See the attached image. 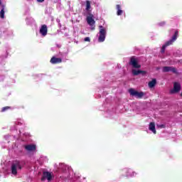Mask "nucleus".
<instances>
[{"mask_svg": "<svg viewBox=\"0 0 182 182\" xmlns=\"http://www.w3.org/2000/svg\"><path fill=\"white\" fill-rule=\"evenodd\" d=\"M95 16L92 13H88V16H87V22L90 26H93L96 21H95Z\"/></svg>", "mask_w": 182, "mask_h": 182, "instance_id": "7", "label": "nucleus"}, {"mask_svg": "<svg viewBox=\"0 0 182 182\" xmlns=\"http://www.w3.org/2000/svg\"><path fill=\"white\" fill-rule=\"evenodd\" d=\"M132 75L134 76H139V75H146V71L141 70H132Z\"/></svg>", "mask_w": 182, "mask_h": 182, "instance_id": "13", "label": "nucleus"}, {"mask_svg": "<svg viewBox=\"0 0 182 182\" xmlns=\"http://www.w3.org/2000/svg\"><path fill=\"white\" fill-rule=\"evenodd\" d=\"M0 17L1 18V19H4V18H5V10L4 9H1V11H0Z\"/></svg>", "mask_w": 182, "mask_h": 182, "instance_id": "17", "label": "nucleus"}, {"mask_svg": "<svg viewBox=\"0 0 182 182\" xmlns=\"http://www.w3.org/2000/svg\"><path fill=\"white\" fill-rule=\"evenodd\" d=\"M38 2L42 3V2H45V0H37Z\"/></svg>", "mask_w": 182, "mask_h": 182, "instance_id": "22", "label": "nucleus"}, {"mask_svg": "<svg viewBox=\"0 0 182 182\" xmlns=\"http://www.w3.org/2000/svg\"><path fill=\"white\" fill-rule=\"evenodd\" d=\"M46 178L48 181H50V180H52V173H50V172L49 171L43 172V177L41 178V181H45Z\"/></svg>", "mask_w": 182, "mask_h": 182, "instance_id": "9", "label": "nucleus"}, {"mask_svg": "<svg viewBox=\"0 0 182 182\" xmlns=\"http://www.w3.org/2000/svg\"><path fill=\"white\" fill-rule=\"evenodd\" d=\"M149 129V130H151V132L154 133V134H156V124H154V122H150Z\"/></svg>", "mask_w": 182, "mask_h": 182, "instance_id": "14", "label": "nucleus"}, {"mask_svg": "<svg viewBox=\"0 0 182 182\" xmlns=\"http://www.w3.org/2000/svg\"><path fill=\"white\" fill-rule=\"evenodd\" d=\"M177 38H178V31H175V33L172 36L171 39L166 41V43L162 46L161 53H164V52H166V48L167 46H170V45H173V43L177 41Z\"/></svg>", "mask_w": 182, "mask_h": 182, "instance_id": "1", "label": "nucleus"}, {"mask_svg": "<svg viewBox=\"0 0 182 182\" xmlns=\"http://www.w3.org/2000/svg\"><path fill=\"white\" fill-rule=\"evenodd\" d=\"M84 41H85V42H90V38L86 37V38H85Z\"/></svg>", "mask_w": 182, "mask_h": 182, "instance_id": "21", "label": "nucleus"}, {"mask_svg": "<svg viewBox=\"0 0 182 182\" xmlns=\"http://www.w3.org/2000/svg\"><path fill=\"white\" fill-rule=\"evenodd\" d=\"M18 170H22V165H21V162L19 161H15L11 164V174L16 176V174H18Z\"/></svg>", "mask_w": 182, "mask_h": 182, "instance_id": "2", "label": "nucleus"}, {"mask_svg": "<svg viewBox=\"0 0 182 182\" xmlns=\"http://www.w3.org/2000/svg\"><path fill=\"white\" fill-rule=\"evenodd\" d=\"M90 9V1H86V11Z\"/></svg>", "mask_w": 182, "mask_h": 182, "instance_id": "18", "label": "nucleus"}, {"mask_svg": "<svg viewBox=\"0 0 182 182\" xmlns=\"http://www.w3.org/2000/svg\"><path fill=\"white\" fill-rule=\"evenodd\" d=\"M157 127H158L159 129H166V125H165V124L157 125Z\"/></svg>", "mask_w": 182, "mask_h": 182, "instance_id": "20", "label": "nucleus"}, {"mask_svg": "<svg viewBox=\"0 0 182 182\" xmlns=\"http://www.w3.org/2000/svg\"><path fill=\"white\" fill-rule=\"evenodd\" d=\"M40 33L43 36H46L48 35V26L46 24L42 25L40 28Z\"/></svg>", "mask_w": 182, "mask_h": 182, "instance_id": "10", "label": "nucleus"}, {"mask_svg": "<svg viewBox=\"0 0 182 182\" xmlns=\"http://www.w3.org/2000/svg\"><path fill=\"white\" fill-rule=\"evenodd\" d=\"M1 0H0V5H1Z\"/></svg>", "mask_w": 182, "mask_h": 182, "instance_id": "23", "label": "nucleus"}, {"mask_svg": "<svg viewBox=\"0 0 182 182\" xmlns=\"http://www.w3.org/2000/svg\"><path fill=\"white\" fill-rule=\"evenodd\" d=\"M50 63H52V65H57L58 63H62V58H56L54 56L50 59Z\"/></svg>", "mask_w": 182, "mask_h": 182, "instance_id": "11", "label": "nucleus"}, {"mask_svg": "<svg viewBox=\"0 0 182 182\" xmlns=\"http://www.w3.org/2000/svg\"><path fill=\"white\" fill-rule=\"evenodd\" d=\"M99 35L98 42H105V40L106 39V28L102 26H100Z\"/></svg>", "mask_w": 182, "mask_h": 182, "instance_id": "4", "label": "nucleus"}, {"mask_svg": "<svg viewBox=\"0 0 182 182\" xmlns=\"http://www.w3.org/2000/svg\"><path fill=\"white\" fill-rule=\"evenodd\" d=\"M162 72H164V73H166L167 72H172V73H175V75H177L178 73L177 72V68H176L173 66H164V67H163Z\"/></svg>", "mask_w": 182, "mask_h": 182, "instance_id": "6", "label": "nucleus"}, {"mask_svg": "<svg viewBox=\"0 0 182 182\" xmlns=\"http://www.w3.org/2000/svg\"><path fill=\"white\" fill-rule=\"evenodd\" d=\"M9 109H11V107L9 106H6V107H4L1 109V112H6V110H9Z\"/></svg>", "mask_w": 182, "mask_h": 182, "instance_id": "19", "label": "nucleus"}, {"mask_svg": "<svg viewBox=\"0 0 182 182\" xmlns=\"http://www.w3.org/2000/svg\"><path fill=\"white\" fill-rule=\"evenodd\" d=\"M24 147L27 150V151H36V145H35V144L26 145Z\"/></svg>", "mask_w": 182, "mask_h": 182, "instance_id": "12", "label": "nucleus"}, {"mask_svg": "<svg viewBox=\"0 0 182 182\" xmlns=\"http://www.w3.org/2000/svg\"><path fill=\"white\" fill-rule=\"evenodd\" d=\"M116 8L117 9V15H118V16H120V15H122V14H123V10H122V7H121L120 4H117L116 6Z\"/></svg>", "mask_w": 182, "mask_h": 182, "instance_id": "16", "label": "nucleus"}, {"mask_svg": "<svg viewBox=\"0 0 182 182\" xmlns=\"http://www.w3.org/2000/svg\"><path fill=\"white\" fill-rule=\"evenodd\" d=\"M129 93L131 96H134L136 99H142L143 96H144V92H139L133 88L129 90Z\"/></svg>", "mask_w": 182, "mask_h": 182, "instance_id": "3", "label": "nucleus"}, {"mask_svg": "<svg viewBox=\"0 0 182 182\" xmlns=\"http://www.w3.org/2000/svg\"><path fill=\"white\" fill-rule=\"evenodd\" d=\"M181 90V85L178 82L173 83V89L171 90V95H173V93H178Z\"/></svg>", "mask_w": 182, "mask_h": 182, "instance_id": "8", "label": "nucleus"}, {"mask_svg": "<svg viewBox=\"0 0 182 182\" xmlns=\"http://www.w3.org/2000/svg\"><path fill=\"white\" fill-rule=\"evenodd\" d=\"M157 83V80L156 79H153L151 81H150L148 83L149 87H150L151 89L154 87V86H156Z\"/></svg>", "mask_w": 182, "mask_h": 182, "instance_id": "15", "label": "nucleus"}, {"mask_svg": "<svg viewBox=\"0 0 182 182\" xmlns=\"http://www.w3.org/2000/svg\"><path fill=\"white\" fill-rule=\"evenodd\" d=\"M129 65H131L134 69H140V68H141V65L139 64V61L136 56H132L130 58Z\"/></svg>", "mask_w": 182, "mask_h": 182, "instance_id": "5", "label": "nucleus"}]
</instances>
